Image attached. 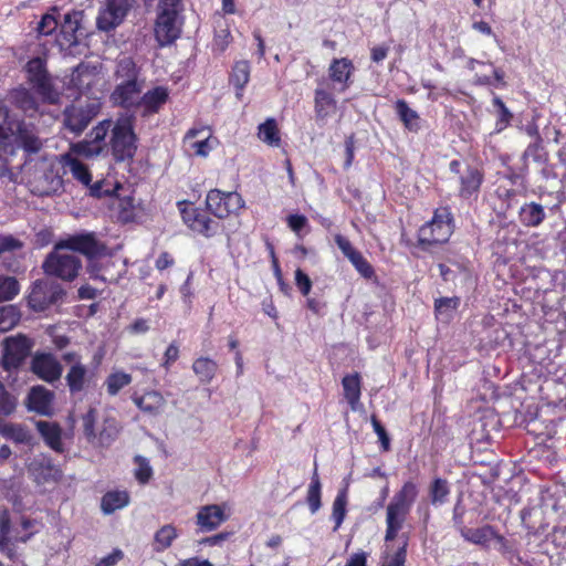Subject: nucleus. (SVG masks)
Listing matches in <instances>:
<instances>
[{"instance_id":"obj_34","label":"nucleus","mask_w":566,"mask_h":566,"mask_svg":"<svg viewBox=\"0 0 566 566\" xmlns=\"http://www.w3.org/2000/svg\"><path fill=\"white\" fill-rule=\"evenodd\" d=\"M396 112L407 129L410 132H418L420 129V117L416 111L408 106L406 101L398 99L396 102Z\"/></svg>"},{"instance_id":"obj_22","label":"nucleus","mask_w":566,"mask_h":566,"mask_svg":"<svg viewBox=\"0 0 566 566\" xmlns=\"http://www.w3.org/2000/svg\"><path fill=\"white\" fill-rule=\"evenodd\" d=\"M196 518L201 531L211 532L227 521V515L220 505L210 504L200 507Z\"/></svg>"},{"instance_id":"obj_36","label":"nucleus","mask_w":566,"mask_h":566,"mask_svg":"<svg viewBox=\"0 0 566 566\" xmlns=\"http://www.w3.org/2000/svg\"><path fill=\"white\" fill-rule=\"evenodd\" d=\"M545 218L544 208L536 202L526 203L521 208L520 219L527 227L539 226Z\"/></svg>"},{"instance_id":"obj_37","label":"nucleus","mask_w":566,"mask_h":566,"mask_svg":"<svg viewBox=\"0 0 566 566\" xmlns=\"http://www.w3.org/2000/svg\"><path fill=\"white\" fill-rule=\"evenodd\" d=\"M177 537L178 532L174 525L166 524L161 526L154 535V551L157 553L166 551Z\"/></svg>"},{"instance_id":"obj_49","label":"nucleus","mask_w":566,"mask_h":566,"mask_svg":"<svg viewBox=\"0 0 566 566\" xmlns=\"http://www.w3.org/2000/svg\"><path fill=\"white\" fill-rule=\"evenodd\" d=\"M130 382L132 376L129 374L123 371L111 374L106 379L107 392L111 396H115Z\"/></svg>"},{"instance_id":"obj_64","label":"nucleus","mask_w":566,"mask_h":566,"mask_svg":"<svg viewBox=\"0 0 566 566\" xmlns=\"http://www.w3.org/2000/svg\"><path fill=\"white\" fill-rule=\"evenodd\" d=\"M124 557L122 549L116 548L107 556L101 558L95 566H114Z\"/></svg>"},{"instance_id":"obj_56","label":"nucleus","mask_w":566,"mask_h":566,"mask_svg":"<svg viewBox=\"0 0 566 566\" xmlns=\"http://www.w3.org/2000/svg\"><path fill=\"white\" fill-rule=\"evenodd\" d=\"M350 263L363 277L371 279L374 276L375 272L371 264L361 255V253L350 260Z\"/></svg>"},{"instance_id":"obj_4","label":"nucleus","mask_w":566,"mask_h":566,"mask_svg":"<svg viewBox=\"0 0 566 566\" xmlns=\"http://www.w3.org/2000/svg\"><path fill=\"white\" fill-rule=\"evenodd\" d=\"M96 409L90 408L82 416L83 433L86 441L95 448H108L118 437L120 427L114 417H105L98 431L95 430Z\"/></svg>"},{"instance_id":"obj_28","label":"nucleus","mask_w":566,"mask_h":566,"mask_svg":"<svg viewBox=\"0 0 566 566\" xmlns=\"http://www.w3.org/2000/svg\"><path fill=\"white\" fill-rule=\"evenodd\" d=\"M169 96L168 90L164 86H157L146 92L139 102V106L144 108L143 115L157 113L159 108L167 102Z\"/></svg>"},{"instance_id":"obj_46","label":"nucleus","mask_w":566,"mask_h":566,"mask_svg":"<svg viewBox=\"0 0 566 566\" xmlns=\"http://www.w3.org/2000/svg\"><path fill=\"white\" fill-rule=\"evenodd\" d=\"M20 292V284L13 276L0 275V303L13 300Z\"/></svg>"},{"instance_id":"obj_32","label":"nucleus","mask_w":566,"mask_h":566,"mask_svg":"<svg viewBox=\"0 0 566 566\" xmlns=\"http://www.w3.org/2000/svg\"><path fill=\"white\" fill-rule=\"evenodd\" d=\"M139 76V69L132 57L125 56L117 62L115 70L116 83L144 82Z\"/></svg>"},{"instance_id":"obj_62","label":"nucleus","mask_w":566,"mask_h":566,"mask_svg":"<svg viewBox=\"0 0 566 566\" xmlns=\"http://www.w3.org/2000/svg\"><path fill=\"white\" fill-rule=\"evenodd\" d=\"M295 283L303 295H307L312 287V281L310 276L302 270L295 271Z\"/></svg>"},{"instance_id":"obj_63","label":"nucleus","mask_w":566,"mask_h":566,"mask_svg":"<svg viewBox=\"0 0 566 566\" xmlns=\"http://www.w3.org/2000/svg\"><path fill=\"white\" fill-rule=\"evenodd\" d=\"M407 558V542L403 543L401 547L397 549L395 555L391 557L390 560L382 564V566H405Z\"/></svg>"},{"instance_id":"obj_31","label":"nucleus","mask_w":566,"mask_h":566,"mask_svg":"<svg viewBox=\"0 0 566 566\" xmlns=\"http://www.w3.org/2000/svg\"><path fill=\"white\" fill-rule=\"evenodd\" d=\"M0 434L15 443L32 444V433L22 424L0 421Z\"/></svg>"},{"instance_id":"obj_19","label":"nucleus","mask_w":566,"mask_h":566,"mask_svg":"<svg viewBox=\"0 0 566 566\" xmlns=\"http://www.w3.org/2000/svg\"><path fill=\"white\" fill-rule=\"evenodd\" d=\"M32 371L41 379L53 382L62 375V365L52 354H36L31 363Z\"/></svg>"},{"instance_id":"obj_41","label":"nucleus","mask_w":566,"mask_h":566,"mask_svg":"<svg viewBox=\"0 0 566 566\" xmlns=\"http://www.w3.org/2000/svg\"><path fill=\"white\" fill-rule=\"evenodd\" d=\"M217 363L208 357H200L192 364L195 374L200 378L202 382H210L217 371Z\"/></svg>"},{"instance_id":"obj_44","label":"nucleus","mask_w":566,"mask_h":566,"mask_svg":"<svg viewBox=\"0 0 566 566\" xmlns=\"http://www.w3.org/2000/svg\"><path fill=\"white\" fill-rule=\"evenodd\" d=\"M347 485L338 491L333 503L332 518L335 522L334 531H337L346 516Z\"/></svg>"},{"instance_id":"obj_27","label":"nucleus","mask_w":566,"mask_h":566,"mask_svg":"<svg viewBox=\"0 0 566 566\" xmlns=\"http://www.w3.org/2000/svg\"><path fill=\"white\" fill-rule=\"evenodd\" d=\"M15 127L17 130L14 135H17V140L23 150L28 154H38L43 147V142L38 136L34 128L23 123L15 125Z\"/></svg>"},{"instance_id":"obj_20","label":"nucleus","mask_w":566,"mask_h":566,"mask_svg":"<svg viewBox=\"0 0 566 566\" xmlns=\"http://www.w3.org/2000/svg\"><path fill=\"white\" fill-rule=\"evenodd\" d=\"M11 521L10 514L7 510L0 512V551L6 554L10 559L14 558L15 553L13 542L25 543L35 531H31L27 535H19V533L11 535Z\"/></svg>"},{"instance_id":"obj_7","label":"nucleus","mask_w":566,"mask_h":566,"mask_svg":"<svg viewBox=\"0 0 566 566\" xmlns=\"http://www.w3.org/2000/svg\"><path fill=\"white\" fill-rule=\"evenodd\" d=\"M82 268L81 260L71 253L54 250L45 258L42 269L49 276L61 279L62 281L72 282Z\"/></svg>"},{"instance_id":"obj_24","label":"nucleus","mask_w":566,"mask_h":566,"mask_svg":"<svg viewBox=\"0 0 566 566\" xmlns=\"http://www.w3.org/2000/svg\"><path fill=\"white\" fill-rule=\"evenodd\" d=\"M35 428L48 447L59 453L64 451V444L62 442V428L57 422L38 420L35 421Z\"/></svg>"},{"instance_id":"obj_9","label":"nucleus","mask_w":566,"mask_h":566,"mask_svg":"<svg viewBox=\"0 0 566 566\" xmlns=\"http://www.w3.org/2000/svg\"><path fill=\"white\" fill-rule=\"evenodd\" d=\"M65 296L62 285L50 279L36 280L28 296V304L34 312H43L59 304Z\"/></svg>"},{"instance_id":"obj_2","label":"nucleus","mask_w":566,"mask_h":566,"mask_svg":"<svg viewBox=\"0 0 566 566\" xmlns=\"http://www.w3.org/2000/svg\"><path fill=\"white\" fill-rule=\"evenodd\" d=\"M418 495V488L412 481L406 482L394 495L386 511L385 541L391 542L397 537Z\"/></svg>"},{"instance_id":"obj_14","label":"nucleus","mask_w":566,"mask_h":566,"mask_svg":"<svg viewBox=\"0 0 566 566\" xmlns=\"http://www.w3.org/2000/svg\"><path fill=\"white\" fill-rule=\"evenodd\" d=\"M134 0H106L96 19L98 30L108 32L118 27L132 9Z\"/></svg>"},{"instance_id":"obj_59","label":"nucleus","mask_w":566,"mask_h":566,"mask_svg":"<svg viewBox=\"0 0 566 566\" xmlns=\"http://www.w3.org/2000/svg\"><path fill=\"white\" fill-rule=\"evenodd\" d=\"M23 243L11 234L0 235V255L6 252L20 250Z\"/></svg>"},{"instance_id":"obj_54","label":"nucleus","mask_w":566,"mask_h":566,"mask_svg":"<svg viewBox=\"0 0 566 566\" xmlns=\"http://www.w3.org/2000/svg\"><path fill=\"white\" fill-rule=\"evenodd\" d=\"M15 399L6 390L0 381V416H10L15 410Z\"/></svg>"},{"instance_id":"obj_25","label":"nucleus","mask_w":566,"mask_h":566,"mask_svg":"<svg viewBox=\"0 0 566 566\" xmlns=\"http://www.w3.org/2000/svg\"><path fill=\"white\" fill-rule=\"evenodd\" d=\"M133 401L143 412L149 416L159 415L166 406V399L156 390L147 391L142 396H134Z\"/></svg>"},{"instance_id":"obj_13","label":"nucleus","mask_w":566,"mask_h":566,"mask_svg":"<svg viewBox=\"0 0 566 566\" xmlns=\"http://www.w3.org/2000/svg\"><path fill=\"white\" fill-rule=\"evenodd\" d=\"M206 205L212 214L223 219L238 212L243 207V200L235 191L223 192L219 189H212L207 195Z\"/></svg>"},{"instance_id":"obj_26","label":"nucleus","mask_w":566,"mask_h":566,"mask_svg":"<svg viewBox=\"0 0 566 566\" xmlns=\"http://www.w3.org/2000/svg\"><path fill=\"white\" fill-rule=\"evenodd\" d=\"M8 101L29 116H33L38 112V101L25 87L19 86L11 90Z\"/></svg>"},{"instance_id":"obj_11","label":"nucleus","mask_w":566,"mask_h":566,"mask_svg":"<svg viewBox=\"0 0 566 566\" xmlns=\"http://www.w3.org/2000/svg\"><path fill=\"white\" fill-rule=\"evenodd\" d=\"M56 250H70L85 255L88 260L104 255L107 247L97 239L94 232H82L69 235L56 243Z\"/></svg>"},{"instance_id":"obj_1","label":"nucleus","mask_w":566,"mask_h":566,"mask_svg":"<svg viewBox=\"0 0 566 566\" xmlns=\"http://www.w3.org/2000/svg\"><path fill=\"white\" fill-rule=\"evenodd\" d=\"M88 140L82 145L87 156H97L111 149L116 161L130 160L136 154V135L132 120L119 118L116 122L104 119L88 134Z\"/></svg>"},{"instance_id":"obj_5","label":"nucleus","mask_w":566,"mask_h":566,"mask_svg":"<svg viewBox=\"0 0 566 566\" xmlns=\"http://www.w3.org/2000/svg\"><path fill=\"white\" fill-rule=\"evenodd\" d=\"M29 185L31 192L40 197L57 193L63 188V178L59 165L42 161L31 174Z\"/></svg>"},{"instance_id":"obj_8","label":"nucleus","mask_w":566,"mask_h":566,"mask_svg":"<svg viewBox=\"0 0 566 566\" xmlns=\"http://www.w3.org/2000/svg\"><path fill=\"white\" fill-rule=\"evenodd\" d=\"M451 233V212L448 208H439L431 221L419 229L418 240L421 245L441 244L449 240Z\"/></svg>"},{"instance_id":"obj_35","label":"nucleus","mask_w":566,"mask_h":566,"mask_svg":"<svg viewBox=\"0 0 566 566\" xmlns=\"http://www.w3.org/2000/svg\"><path fill=\"white\" fill-rule=\"evenodd\" d=\"M258 136L264 144L271 147H279L281 145L280 130L274 118H268L259 125Z\"/></svg>"},{"instance_id":"obj_33","label":"nucleus","mask_w":566,"mask_h":566,"mask_svg":"<svg viewBox=\"0 0 566 566\" xmlns=\"http://www.w3.org/2000/svg\"><path fill=\"white\" fill-rule=\"evenodd\" d=\"M129 502V496L125 491H111L107 492L101 502L102 511L105 514H112L116 510L123 509Z\"/></svg>"},{"instance_id":"obj_42","label":"nucleus","mask_w":566,"mask_h":566,"mask_svg":"<svg viewBox=\"0 0 566 566\" xmlns=\"http://www.w3.org/2000/svg\"><path fill=\"white\" fill-rule=\"evenodd\" d=\"M64 164L69 167L73 177L82 182L85 186H90L92 176L87 169V167L77 158H74L70 155L64 156Z\"/></svg>"},{"instance_id":"obj_18","label":"nucleus","mask_w":566,"mask_h":566,"mask_svg":"<svg viewBox=\"0 0 566 566\" xmlns=\"http://www.w3.org/2000/svg\"><path fill=\"white\" fill-rule=\"evenodd\" d=\"M143 88L144 82L116 83V86L111 94V101L114 105L124 108L139 106Z\"/></svg>"},{"instance_id":"obj_29","label":"nucleus","mask_w":566,"mask_h":566,"mask_svg":"<svg viewBox=\"0 0 566 566\" xmlns=\"http://www.w3.org/2000/svg\"><path fill=\"white\" fill-rule=\"evenodd\" d=\"M483 180L482 174L473 167L467 166L460 176V196L469 198L476 193Z\"/></svg>"},{"instance_id":"obj_3","label":"nucleus","mask_w":566,"mask_h":566,"mask_svg":"<svg viewBox=\"0 0 566 566\" xmlns=\"http://www.w3.org/2000/svg\"><path fill=\"white\" fill-rule=\"evenodd\" d=\"M182 11V0H159L155 36L160 45L170 44L180 36L184 24Z\"/></svg>"},{"instance_id":"obj_6","label":"nucleus","mask_w":566,"mask_h":566,"mask_svg":"<svg viewBox=\"0 0 566 566\" xmlns=\"http://www.w3.org/2000/svg\"><path fill=\"white\" fill-rule=\"evenodd\" d=\"M28 81L41 96L42 101L49 104H56L60 101V93L54 87L52 78L46 70L45 60L34 57L25 65Z\"/></svg>"},{"instance_id":"obj_47","label":"nucleus","mask_w":566,"mask_h":566,"mask_svg":"<svg viewBox=\"0 0 566 566\" xmlns=\"http://www.w3.org/2000/svg\"><path fill=\"white\" fill-rule=\"evenodd\" d=\"M20 321V313L13 305L0 307V332L13 328Z\"/></svg>"},{"instance_id":"obj_12","label":"nucleus","mask_w":566,"mask_h":566,"mask_svg":"<svg viewBox=\"0 0 566 566\" xmlns=\"http://www.w3.org/2000/svg\"><path fill=\"white\" fill-rule=\"evenodd\" d=\"M62 359L70 365L65 375L66 386L71 395L84 391L91 384L94 374L81 361L78 354L65 353Z\"/></svg>"},{"instance_id":"obj_10","label":"nucleus","mask_w":566,"mask_h":566,"mask_svg":"<svg viewBox=\"0 0 566 566\" xmlns=\"http://www.w3.org/2000/svg\"><path fill=\"white\" fill-rule=\"evenodd\" d=\"M101 111L97 99H88L67 106L63 112L64 126L72 133H82Z\"/></svg>"},{"instance_id":"obj_45","label":"nucleus","mask_w":566,"mask_h":566,"mask_svg":"<svg viewBox=\"0 0 566 566\" xmlns=\"http://www.w3.org/2000/svg\"><path fill=\"white\" fill-rule=\"evenodd\" d=\"M93 74L87 65H77L71 74L70 83L78 91L87 90L92 84Z\"/></svg>"},{"instance_id":"obj_21","label":"nucleus","mask_w":566,"mask_h":566,"mask_svg":"<svg viewBox=\"0 0 566 566\" xmlns=\"http://www.w3.org/2000/svg\"><path fill=\"white\" fill-rule=\"evenodd\" d=\"M83 18L84 12L75 10L64 15L61 23V36L69 46L77 45L84 35L82 30Z\"/></svg>"},{"instance_id":"obj_16","label":"nucleus","mask_w":566,"mask_h":566,"mask_svg":"<svg viewBox=\"0 0 566 566\" xmlns=\"http://www.w3.org/2000/svg\"><path fill=\"white\" fill-rule=\"evenodd\" d=\"M55 394L44 386H33L27 396L25 406L28 410L41 416L51 417L54 413Z\"/></svg>"},{"instance_id":"obj_40","label":"nucleus","mask_w":566,"mask_h":566,"mask_svg":"<svg viewBox=\"0 0 566 566\" xmlns=\"http://www.w3.org/2000/svg\"><path fill=\"white\" fill-rule=\"evenodd\" d=\"M353 64L347 59L334 60L329 66V75L334 82L344 83L343 90L347 87V81L350 76Z\"/></svg>"},{"instance_id":"obj_48","label":"nucleus","mask_w":566,"mask_h":566,"mask_svg":"<svg viewBox=\"0 0 566 566\" xmlns=\"http://www.w3.org/2000/svg\"><path fill=\"white\" fill-rule=\"evenodd\" d=\"M21 123L10 119L9 109L0 106V144L4 143L10 136L15 134V125Z\"/></svg>"},{"instance_id":"obj_17","label":"nucleus","mask_w":566,"mask_h":566,"mask_svg":"<svg viewBox=\"0 0 566 566\" xmlns=\"http://www.w3.org/2000/svg\"><path fill=\"white\" fill-rule=\"evenodd\" d=\"M29 471L38 484L56 482L62 478V471L46 454L36 455L29 464Z\"/></svg>"},{"instance_id":"obj_57","label":"nucleus","mask_w":566,"mask_h":566,"mask_svg":"<svg viewBox=\"0 0 566 566\" xmlns=\"http://www.w3.org/2000/svg\"><path fill=\"white\" fill-rule=\"evenodd\" d=\"M334 240L338 249L349 261L360 253L353 247V244L346 237L342 234H335Z\"/></svg>"},{"instance_id":"obj_60","label":"nucleus","mask_w":566,"mask_h":566,"mask_svg":"<svg viewBox=\"0 0 566 566\" xmlns=\"http://www.w3.org/2000/svg\"><path fill=\"white\" fill-rule=\"evenodd\" d=\"M370 420H371L373 428L379 438L382 450L388 451L390 448V439H389V436H388L386 429L384 428V426L380 423V421L377 419L376 416H371Z\"/></svg>"},{"instance_id":"obj_15","label":"nucleus","mask_w":566,"mask_h":566,"mask_svg":"<svg viewBox=\"0 0 566 566\" xmlns=\"http://www.w3.org/2000/svg\"><path fill=\"white\" fill-rule=\"evenodd\" d=\"M31 340L23 336H11L3 340L2 366L6 370L18 368L30 355Z\"/></svg>"},{"instance_id":"obj_23","label":"nucleus","mask_w":566,"mask_h":566,"mask_svg":"<svg viewBox=\"0 0 566 566\" xmlns=\"http://www.w3.org/2000/svg\"><path fill=\"white\" fill-rule=\"evenodd\" d=\"M211 133L208 128H191L187 132L184 143L195 155L206 157L211 150Z\"/></svg>"},{"instance_id":"obj_50","label":"nucleus","mask_w":566,"mask_h":566,"mask_svg":"<svg viewBox=\"0 0 566 566\" xmlns=\"http://www.w3.org/2000/svg\"><path fill=\"white\" fill-rule=\"evenodd\" d=\"M250 78V65L247 61H240L237 62L232 75L231 81L234 84V86L242 91L245 84L249 82Z\"/></svg>"},{"instance_id":"obj_53","label":"nucleus","mask_w":566,"mask_h":566,"mask_svg":"<svg viewBox=\"0 0 566 566\" xmlns=\"http://www.w3.org/2000/svg\"><path fill=\"white\" fill-rule=\"evenodd\" d=\"M463 537L474 544H485L490 541L492 531L490 527L469 528L462 531Z\"/></svg>"},{"instance_id":"obj_39","label":"nucleus","mask_w":566,"mask_h":566,"mask_svg":"<svg viewBox=\"0 0 566 566\" xmlns=\"http://www.w3.org/2000/svg\"><path fill=\"white\" fill-rule=\"evenodd\" d=\"M315 113L317 118H325L336 107V101L323 88L315 90Z\"/></svg>"},{"instance_id":"obj_43","label":"nucleus","mask_w":566,"mask_h":566,"mask_svg":"<svg viewBox=\"0 0 566 566\" xmlns=\"http://www.w3.org/2000/svg\"><path fill=\"white\" fill-rule=\"evenodd\" d=\"M321 481L317 473V469L315 468L312 476L311 484L307 490L306 502L310 506V511L312 514H315L322 506L321 502Z\"/></svg>"},{"instance_id":"obj_52","label":"nucleus","mask_w":566,"mask_h":566,"mask_svg":"<svg viewBox=\"0 0 566 566\" xmlns=\"http://www.w3.org/2000/svg\"><path fill=\"white\" fill-rule=\"evenodd\" d=\"M450 490L447 480L440 478L434 479L430 486L431 503L433 505L443 504Z\"/></svg>"},{"instance_id":"obj_38","label":"nucleus","mask_w":566,"mask_h":566,"mask_svg":"<svg viewBox=\"0 0 566 566\" xmlns=\"http://www.w3.org/2000/svg\"><path fill=\"white\" fill-rule=\"evenodd\" d=\"M114 265L111 260H106L104 262H98L94 259L90 260L87 265V272L91 277L94 280H101L103 282H115L118 279V275L111 273L109 268Z\"/></svg>"},{"instance_id":"obj_61","label":"nucleus","mask_w":566,"mask_h":566,"mask_svg":"<svg viewBox=\"0 0 566 566\" xmlns=\"http://www.w3.org/2000/svg\"><path fill=\"white\" fill-rule=\"evenodd\" d=\"M135 461L138 463V469L135 473L136 479L142 483H146L150 479L153 470L143 457L137 455Z\"/></svg>"},{"instance_id":"obj_51","label":"nucleus","mask_w":566,"mask_h":566,"mask_svg":"<svg viewBox=\"0 0 566 566\" xmlns=\"http://www.w3.org/2000/svg\"><path fill=\"white\" fill-rule=\"evenodd\" d=\"M218 223L212 221L208 216L203 212L190 223V229L199 234L205 237H211L217 230Z\"/></svg>"},{"instance_id":"obj_55","label":"nucleus","mask_w":566,"mask_h":566,"mask_svg":"<svg viewBox=\"0 0 566 566\" xmlns=\"http://www.w3.org/2000/svg\"><path fill=\"white\" fill-rule=\"evenodd\" d=\"M57 20L52 13H45L38 24L36 31L40 35H50L57 28Z\"/></svg>"},{"instance_id":"obj_58","label":"nucleus","mask_w":566,"mask_h":566,"mask_svg":"<svg viewBox=\"0 0 566 566\" xmlns=\"http://www.w3.org/2000/svg\"><path fill=\"white\" fill-rule=\"evenodd\" d=\"M460 304V298L454 297H441L436 300L434 308L439 315H442L449 311H454Z\"/></svg>"},{"instance_id":"obj_30","label":"nucleus","mask_w":566,"mask_h":566,"mask_svg":"<svg viewBox=\"0 0 566 566\" xmlns=\"http://www.w3.org/2000/svg\"><path fill=\"white\" fill-rule=\"evenodd\" d=\"M344 396L353 411L360 409V378L357 373L353 375H346L342 380Z\"/></svg>"}]
</instances>
